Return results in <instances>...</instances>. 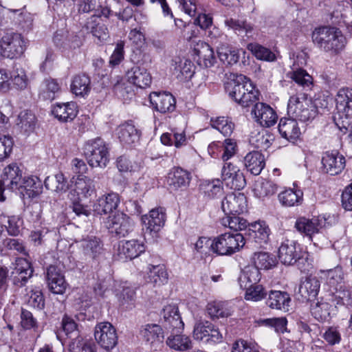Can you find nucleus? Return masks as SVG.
Returning <instances> with one entry per match:
<instances>
[{"label":"nucleus","mask_w":352,"mask_h":352,"mask_svg":"<svg viewBox=\"0 0 352 352\" xmlns=\"http://www.w3.org/2000/svg\"><path fill=\"white\" fill-rule=\"evenodd\" d=\"M267 305L272 309H276L287 311L289 310L291 298L285 292L271 290L268 294Z\"/></svg>","instance_id":"obj_35"},{"label":"nucleus","mask_w":352,"mask_h":352,"mask_svg":"<svg viewBox=\"0 0 352 352\" xmlns=\"http://www.w3.org/2000/svg\"><path fill=\"white\" fill-rule=\"evenodd\" d=\"M52 111V114L62 122L71 121L77 115L76 105L74 102L56 104Z\"/></svg>","instance_id":"obj_41"},{"label":"nucleus","mask_w":352,"mask_h":352,"mask_svg":"<svg viewBox=\"0 0 352 352\" xmlns=\"http://www.w3.org/2000/svg\"><path fill=\"white\" fill-rule=\"evenodd\" d=\"M170 335L168 336L166 343L170 349L176 351H184L192 347V342L190 338L179 332L170 330Z\"/></svg>","instance_id":"obj_39"},{"label":"nucleus","mask_w":352,"mask_h":352,"mask_svg":"<svg viewBox=\"0 0 352 352\" xmlns=\"http://www.w3.org/2000/svg\"><path fill=\"white\" fill-rule=\"evenodd\" d=\"M278 188L277 184L272 181L265 179L256 184L254 190L259 198H263L274 195Z\"/></svg>","instance_id":"obj_62"},{"label":"nucleus","mask_w":352,"mask_h":352,"mask_svg":"<svg viewBox=\"0 0 352 352\" xmlns=\"http://www.w3.org/2000/svg\"><path fill=\"white\" fill-rule=\"evenodd\" d=\"M336 101L338 112L352 115V88L340 89L336 95Z\"/></svg>","instance_id":"obj_43"},{"label":"nucleus","mask_w":352,"mask_h":352,"mask_svg":"<svg viewBox=\"0 0 352 352\" xmlns=\"http://www.w3.org/2000/svg\"><path fill=\"white\" fill-rule=\"evenodd\" d=\"M320 272L326 278V283L330 289L344 285L343 283L344 274L341 267H336L331 270H321Z\"/></svg>","instance_id":"obj_55"},{"label":"nucleus","mask_w":352,"mask_h":352,"mask_svg":"<svg viewBox=\"0 0 352 352\" xmlns=\"http://www.w3.org/2000/svg\"><path fill=\"white\" fill-rule=\"evenodd\" d=\"M270 230L265 221H258L249 225V235L260 246L267 243Z\"/></svg>","instance_id":"obj_33"},{"label":"nucleus","mask_w":352,"mask_h":352,"mask_svg":"<svg viewBox=\"0 0 352 352\" xmlns=\"http://www.w3.org/2000/svg\"><path fill=\"white\" fill-rule=\"evenodd\" d=\"M260 280V271L256 267L252 266L245 267L238 278L240 287L243 289H247L253 285L258 283Z\"/></svg>","instance_id":"obj_42"},{"label":"nucleus","mask_w":352,"mask_h":352,"mask_svg":"<svg viewBox=\"0 0 352 352\" xmlns=\"http://www.w3.org/2000/svg\"><path fill=\"white\" fill-rule=\"evenodd\" d=\"M47 282L50 290L56 294H63L67 287L65 276L54 265H50L47 270Z\"/></svg>","instance_id":"obj_21"},{"label":"nucleus","mask_w":352,"mask_h":352,"mask_svg":"<svg viewBox=\"0 0 352 352\" xmlns=\"http://www.w3.org/2000/svg\"><path fill=\"white\" fill-rule=\"evenodd\" d=\"M278 258L284 265H293L297 261L307 260L308 253L303 252L297 241L285 239L278 248Z\"/></svg>","instance_id":"obj_7"},{"label":"nucleus","mask_w":352,"mask_h":352,"mask_svg":"<svg viewBox=\"0 0 352 352\" xmlns=\"http://www.w3.org/2000/svg\"><path fill=\"white\" fill-rule=\"evenodd\" d=\"M13 86L18 90H24L28 88L30 80L25 71L23 68H15L10 75Z\"/></svg>","instance_id":"obj_60"},{"label":"nucleus","mask_w":352,"mask_h":352,"mask_svg":"<svg viewBox=\"0 0 352 352\" xmlns=\"http://www.w3.org/2000/svg\"><path fill=\"white\" fill-rule=\"evenodd\" d=\"M72 92L77 96L85 97L91 90V80L85 74L75 75L70 85Z\"/></svg>","instance_id":"obj_37"},{"label":"nucleus","mask_w":352,"mask_h":352,"mask_svg":"<svg viewBox=\"0 0 352 352\" xmlns=\"http://www.w3.org/2000/svg\"><path fill=\"white\" fill-rule=\"evenodd\" d=\"M148 269L149 282L155 286H161L167 283L168 274L164 265H149Z\"/></svg>","instance_id":"obj_51"},{"label":"nucleus","mask_w":352,"mask_h":352,"mask_svg":"<svg viewBox=\"0 0 352 352\" xmlns=\"http://www.w3.org/2000/svg\"><path fill=\"white\" fill-rule=\"evenodd\" d=\"M221 208L225 215L240 214L246 211V197L241 192H232L221 201Z\"/></svg>","instance_id":"obj_11"},{"label":"nucleus","mask_w":352,"mask_h":352,"mask_svg":"<svg viewBox=\"0 0 352 352\" xmlns=\"http://www.w3.org/2000/svg\"><path fill=\"white\" fill-rule=\"evenodd\" d=\"M60 89L57 80L48 78L43 80L39 87V96L43 100H52Z\"/></svg>","instance_id":"obj_49"},{"label":"nucleus","mask_w":352,"mask_h":352,"mask_svg":"<svg viewBox=\"0 0 352 352\" xmlns=\"http://www.w3.org/2000/svg\"><path fill=\"white\" fill-rule=\"evenodd\" d=\"M145 250L144 244L136 239L120 241L118 248V256L120 260H132L139 256Z\"/></svg>","instance_id":"obj_20"},{"label":"nucleus","mask_w":352,"mask_h":352,"mask_svg":"<svg viewBox=\"0 0 352 352\" xmlns=\"http://www.w3.org/2000/svg\"><path fill=\"white\" fill-rule=\"evenodd\" d=\"M120 204V197L110 192L100 197L94 205V211L98 214H106L116 210Z\"/></svg>","instance_id":"obj_26"},{"label":"nucleus","mask_w":352,"mask_h":352,"mask_svg":"<svg viewBox=\"0 0 352 352\" xmlns=\"http://www.w3.org/2000/svg\"><path fill=\"white\" fill-rule=\"evenodd\" d=\"M280 204L285 207H292L301 204L303 200V192L298 189L287 188L278 195Z\"/></svg>","instance_id":"obj_45"},{"label":"nucleus","mask_w":352,"mask_h":352,"mask_svg":"<svg viewBox=\"0 0 352 352\" xmlns=\"http://www.w3.org/2000/svg\"><path fill=\"white\" fill-rule=\"evenodd\" d=\"M221 159L225 162L234 156L238 151V146L235 140L227 138L221 142Z\"/></svg>","instance_id":"obj_63"},{"label":"nucleus","mask_w":352,"mask_h":352,"mask_svg":"<svg viewBox=\"0 0 352 352\" xmlns=\"http://www.w3.org/2000/svg\"><path fill=\"white\" fill-rule=\"evenodd\" d=\"M165 209L162 207L152 209L148 214L142 216V221L150 233L157 232L164 226L166 221Z\"/></svg>","instance_id":"obj_19"},{"label":"nucleus","mask_w":352,"mask_h":352,"mask_svg":"<svg viewBox=\"0 0 352 352\" xmlns=\"http://www.w3.org/2000/svg\"><path fill=\"white\" fill-rule=\"evenodd\" d=\"M252 260L254 265L252 266L256 267L258 270L262 269L268 270L276 265V259L265 252H255Z\"/></svg>","instance_id":"obj_56"},{"label":"nucleus","mask_w":352,"mask_h":352,"mask_svg":"<svg viewBox=\"0 0 352 352\" xmlns=\"http://www.w3.org/2000/svg\"><path fill=\"white\" fill-rule=\"evenodd\" d=\"M195 59L201 67H210L215 63L214 52L205 42H199L194 48Z\"/></svg>","instance_id":"obj_28"},{"label":"nucleus","mask_w":352,"mask_h":352,"mask_svg":"<svg viewBox=\"0 0 352 352\" xmlns=\"http://www.w3.org/2000/svg\"><path fill=\"white\" fill-rule=\"evenodd\" d=\"M116 134L120 141L124 144L131 145L139 141L140 131L132 122H126L120 124L116 129Z\"/></svg>","instance_id":"obj_31"},{"label":"nucleus","mask_w":352,"mask_h":352,"mask_svg":"<svg viewBox=\"0 0 352 352\" xmlns=\"http://www.w3.org/2000/svg\"><path fill=\"white\" fill-rule=\"evenodd\" d=\"M327 219L324 215H319L312 219L305 217L298 218L295 223L296 230L304 233L309 239L313 241V236L315 234L319 233L320 230L325 227Z\"/></svg>","instance_id":"obj_14"},{"label":"nucleus","mask_w":352,"mask_h":352,"mask_svg":"<svg viewBox=\"0 0 352 352\" xmlns=\"http://www.w3.org/2000/svg\"><path fill=\"white\" fill-rule=\"evenodd\" d=\"M141 338L154 350L162 346L164 333L162 328L157 324H145L140 329Z\"/></svg>","instance_id":"obj_17"},{"label":"nucleus","mask_w":352,"mask_h":352,"mask_svg":"<svg viewBox=\"0 0 352 352\" xmlns=\"http://www.w3.org/2000/svg\"><path fill=\"white\" fill-rule=\"evenodd\" d=\"M214 253L231 255L245 245L243 236L239 232H226L214 238Z\"/></svg>","instance_id":"obj_6"},{"label":"nucleus","mask_w":352,"mask_h":352,"mask_svg":"<svg viewBox=\"0 0 352 352\" xmlns=\"http://www.w3.org/2000/svg\"><path fill=\"white\" fill-rule=\"evenodd\" d=\"M163 327L168 330L179 332L182 331L184 324L182 320L178 307L175 304H168L164 307L161 311Z\"/></svg>","instance_id":"obj_12"},{"label":"nucleus","mask_w":352,"mask_h":352,"mask_svg":"<svg viewBox=\"0 0 352 352\" xmlns=\"http://www.w3.org/2000/svg\"><path fill=\"white\" fill-rule=\"evenodd\" d=\"M278 131L281 136L289 142H294L301 135L298 124L294 118H281L278 124Z\"/></svg>","instance_id":"obj_29"},{"label":"nucleus","mask_w":352,"mask_h":352,"mask_svg":"<svg viewBox=\"0 0 352 352\" xmlns=\"http://www.w3.org/2000/svg\"><path fill=\"white\" fill-rule=\"evenodd\" d=\"M77 194L76 197L87 198L95 192V184L94 179L87 177H78L75 182V188L72 190Z\"/></svg>","instance_id":"obj_48"},{"label":"nucleus","mask_w":352,"mask_h":352,"mask_svg":"<svg viewBox=\"0 0 352 352\" xmlns=\"http://www.w3.org/2000/svg\"><path fill=\"white\" fill-rule=\"evenodd\" d=\"M150 102L157 111L162 113H171L175 109L176 100L167 92H153L149 96Z\"/></svg>","instance_id":"obj_18"},{"label":"nucleus","mask_w":352,"mask_h":352,"mask_svg":"<svg viewBox=\"0 0 352 352\" xmlns=\"http://www.w3.org/2000/svg\"><path fill=\"white\" fill-rule=\"evenodd\" d=\"M84 155L88 164L92 167L104 168L109 158V149L106 143L100 138L87 141L83 147Z\"/></svg>","instance_id":"obj_4"},{"label":"nucleus","mask_w":352,"mask_h":352,"mask_svg":"<svg viewBox=\"0 0 352 352\" xmlns=\"http://www.w3.org/2000/svg\"><path fill=\"white\" fill-rule=\"evenodd\" d=\"M345 157L338 151L326 152L321 159L322 170L330 175H337L345 167Z\"/></svg>","instance_id":"obj_13"},{"label":"nucleus","mask_w":352,"mask_h":352,"mask_svg":"<svg viewBox=\"0 0 352 352\" xmlns=\"http://www.w3.org/2000/svg\"><path fill=\"white\" fill-rule=\"evenodd\" d=\"M330 305L326 302H317L311 306V313L312 316L318 321L323 322L327 320L329 316Z\"/></svg>","instance_id":"obj_64"},{"label":"nucleus","mask_w":352,"mask_h":352,"mask_svg":"<svg viewBox=\"0 0 352 352\" xmlns=\"http://www.w3.org/2000/svg\"><path fill=\"white\" fill-rule=\"evenodd\" d=\"M116 293V296L120 306L126 309H131L134 305L135 292L134 289L126 283L123 284Z\"/></svg>","instance_id":"obj_52"},{"label":"nucleus","mask_w":352,"mask_h":352,"mask_svg":"<svg viewBox=\"0 0 352 352\" xmlns=\"http://www.w3.org/2000/svg\"><path fill=\"white\" fill-rule=\"evenodd\" d=\"M274 140L273 134L265 129L254 130L251 133L250 143L261 150H267Z\"/></svg>","instance_id":"obj_38"},{"label":"nucleus","mask_w":352,"mask_h":352,"mask_svg":"<svg viewBox=\"0 0 352 352\" xmlns=\"http://www.w3.org/2000/svg\"><path fill=\"white\" fill-rule=\"evenodd\" d=\"M22 170L16 163H12L4 168L1 175V180L6 188L12 191L19 188L23 179Z\"/></svg>","instance_id":"obj_22"},{"label":"nucleus","mask_w":352,"mask_h":352,"mask_svg":"<svg viewBox=\"0 0 352 352\" xmlns=\"http://www.w3.org/2000/svg\"><path fill=\"white\" fill-rule=\"evenodd\" d=\"M210 124L212 128L219 131L224 136H230L234 129V123L226 117H218L210 120Z\"/></svg>","instance_id":"obj_57"},{"label":"nucleus","mask_w":352,"mask_h":352,"mask_svg":"<svg viewBox=\"0 0 352 352\" xmlns=\"http://www.w3.org/2000/svg\"><path fill=\"white\" fill-rule=\"evenodd\" d=\"M294 89L290 87V95L287 104V113L295 120L308 122L314 120L318 114V109L307 94L298 91L294 94Z\"/></svg>","instance_id":"obj_3"},{"label":"nucleus","mask_w":352,"mask_h":352,"mask_svg":"<svg viewBox=\"0 0 352 352\" xmlns=\"http://www.w3.org/2000/svg\"><path fill=\"white\" fill-rule=\"evenodd\" d=\"M173 74L180 80L190 78L194 74V65L188 59L179 58L175 60Z\"/></svg>","instance_id":"obj_50"},{"label":"nucleus","mask_w":352,"mask_h":352,"mask_svg":"<svg viewBox=\"0 0 352 352\" xmlns=\"http://www.w3.org/2000/svg\"><path fill=\"white\" fill-rule=\"evenodd\" d=\"M193 337L195 340L208 342H219L221 341L222 335L219 329L209 322L197 323L194 327Z\"/></svg>","instance_id":"obj_15"},{"label":"nucleus","mask_w":352,"mask_h":352,"mask_svg":"<svg viewBox=\"0 0 352 352\" xmlns=\"http://www.w3.org/2000/svg\"><path fill=\"white\" fill-rule=\"evenodd\" d=\"M287 76L292 79L296 85L291 86L295 90L294 94L298 91L303 93L302 91H309L311 89L313 85V78L309 75L306 70L303 69H293L287 74Z\"/></svg>","instance_id":"obj_24"},{"label":"nucleus","mask_w":352,"mask_h":352,"mask_svg":"<svg viewBox=\"0 0 352 352\" xmlns=\"http://www.w3.org/2000/svg\"><path fill=\"white\" fill-rule=\"evenodd\" d=\"M105 226L109 232L124 237L133 230L134 223L126 214L118 212L107 217Z\"/></svg>","instance_id":"obj_8"},{"label":"nucleus","mask_w":352,"mask_h":352,"mask_svg":"<svg viewBox=\"0 0 352 352\" xmlns=\"http://www.w3.org/2000/svg\"><path fill=\"white\" fill-rule=\"evenodd\" d=\"M100 21V15L92 14L87 19L83 27L89 31L99 42H104L109 38V34L107 26Z\"/></svg>","instance_id":"obj_27"},{"label":"nucleus","mask_w":352,"mask_h":352,"mask_svg":"<svg viewBox=\"0 0 352 352\" xmlns=\"http://www.w3.org/2000/svg\"><path fill=\"white\" fill-rule=\"evenodd\" d=\"M244 164L249 172L258 175L265 166L264 156L258 151L250 152L244 157Z\"/></svg>","instance_id":"obj_44"},{"label":"nucleus","mask_w":352,"mask_h":352,"mask_svg":"<svg viewBox=\"0 0 352 352\" xmlns=\"http://www.w3.org/2000/svg\"><path fill=\"white\" fill-rule=\"evenodd\" d=\"M320 283L315 276H309L302 281L298 289L300 296L306 300L315 298L320 289Z\"/></svg>","instance_id":"obj_36"},{"label":"nucleus","mask_w":352,"mask_h":352,"mask_svg":"<svg viewBox=\"0 0 352 352\" xmlns=\"http://www.w3.org/2000/svg\"><path fill=\"white\" fill-rule=\"evenodd\" d=\"M44 185L47 189L57 192H65L69 188L67 179L62 173L52 177H47L44 181Z\"/></svg>","instance_id":"obj_54"},{"label":"nucleus","mask_w":352,"mask_h":352,"mask_svg":"<svg viewBox=\"0 0 352 352\" xmlns=\"http://www.w3.org/2000/svg\"><path fill=\"white\" fill-rule=\"evenodd\" d=\"M33 272L31 263L26 258H17L12 272L14 274L13 278L14 284L18 287H23L32 277Z\"/></svg>","instance_id":"obj_23"},{"label":"nucleus","mask_w":352,"mask_h":352,"mask_svg":"<svg viewBox=\"0 0 352 352\" xmlns=\"http://www.w3.org/2000/svg\"><path fill=\"white\" fill-rule=\"evenodd\" d=\"M26 46L27 41L25 38L16 32L6 33L0 40L1 55L11 59L20 57Z\"/></svg>","instance_id":"obj_5"},{"label":"nucleus","mask_w":352,"mask_h":352,"mask_svg":"<svg viewBox=\"0 0 352 352\" xmlns=\"http://www.w3.org/2000/svg\"><path fill=\"white\" fill-rule=\"evenodd\" d=\"M189 183L190 173L181 168H174L168 175L167 184L171 190L186 188Z\"/></svg>","instance_id":"obj_32"},{"label":"nucleus","mask_w":352,"mask_h":352,"mask_svg":"<svg viewBox=\"0 0 352 352\" xmlns=\"http://www.w3.org/2000/svg\"><path fill=\"white\" fill-rule=\"evenodd\" d=\"M269 292L263 285L256 283L245 289L244 298L246 300L258 302L265 298Z\"/></svg>","instance_id":"obj_59"},{"label":"nucleus","mask_w":352,"mask_h":352,"mask_svg":"<svg viewBox=\"0 0 352 352\" xmlns=\"http://www.w3.org/2000/svg\"><path fill=\"white\" fill-rule=\"evenodd\" d=\"M227 28L232 30L238 35L252 37L254 34L253 25L244 20L227 18L224 21Z\"/></svg>","instance_id":"obj_47"},{"label":"nucleus","mask_w":352,"mask_h":352,"mask_svg":"<svg viewBox=\"0 0 352 352\" xmlns=\"http://www.w3.org/2000/svg\"><path fill=\"white\" fill-rule=\"evenodd\" d=\"M311 39L316 48L331 56L339 54L346 44V38L342 31L331 25L316 28L311 33Z\"/></svg>","instance_id":"obj_2"},{"label":"nucleus","mask_w":352,"mask_h":352,"mask_svg":"<svg viewBox=\"0 0 352 352\" xmlns=\"http://www.w3.org/2000/svg\"><path fill=\"white\" fill-rule=\"evenodd\" d=\"M224 87L229 97L243 107H249L259 99V91L244 75L230 74Z\"/></svg>","instance_id":"obj_1"},{"label":"nucleus","mask_w":352,"mask_h":352,"mask_svg":"<svg viewBox=\"0 0 352 352\" xmlns=\"http://www.w3.org/2000/svg\"><path fill=\"white\" fill-rule=\"evenodd\" d=\"M239 215V214L226 215V217L221 219V224L225 227H229L235 232L245 230L248 227V221Z\"/></svg>","instance_id":"obj_58"},{"label":"nucleus","mask_w":352,"mask_h":352,"mask_svg":"<svg viewBox=\"0 0 352 352\" xmlns=\"http://www.w3.org/2000/svg\"><path fill=\"white\" fill-rule=\"evenodd\" d=\"M221 179L231 189L240 190L245 186V179L240 168L232 162H225L221 169Z\"/></svg>","instance_id":"obj_10"},{"label":"nucleus","mask_w":352,"mask_h":352,"mask_svg":"<svg viewBox=\"0 0 352 352\" xmlns=\"http://www.w3.org/2000/svg\"><path fill=\"white\" fill-rule=\"evenodd\" d=\"M41 182L36 177H23L19 188L16 189L23 199L34 198L41 192Z\"/></svg>","instance_id":"obj_30"},{"label":"nucleus","mask_w":352,"mask_h":352,"mask_svg":"<svg viewBox=\"0 0 352 352\" xmlns=\"http://www.w3.org/2000/svg\"><path fill=\"white\" fill-rule=\"evenodd\" d=\"M80 247L85 256L92 259L98 258L104 250L101 241L95 236H88L82 239Z\"/></svg>","instance_id":"obj_34"},{"label":"nucleus","mask_w":352,"mask_h":352,"mask_svg":"<svg viewBox=\"0 0 352 352\" xmlns=\"http://www.w3.org/2000/svg\"><path fill=\"white\" fill-rule=\"evenodd\" d=\"M94 336L98 344L107 351L113 349L118 343L116 329L107 322H100L96 326Z\"/></svg>","instance_id":"obj_9"},{"label":"nucleus","mask_w":352,"mask_h":352,"mask_svg":"<svg viewBox=\"0 0 352 352\" xmlns=\"http://www.w3.org/2000/svg\"><path fill=\"white\" fill-rule=\"evenodd\" d=\"M241 53L245 54L242 49H235L226 44H221L217 48L218 56L221 62L226 65L236 64L240 58Z\"/></svg>","instance_id":"obj_40"},{"label":"nucleus","mask_w":352,"mask_h":352,"mask_svg":"<svg viewBox=\"0 0 352 352\" xmlns=\"http://www.w3.org/2000/svg\"><path fill=\"white\" fill-rule=\"evenodd\" d=\"M248 49L252 52L257 59L265 61H274L276 56L270 49L256 43H250Z\"/></svg>","instance_id":"obj_61"},{"label":"nucleus","mask_w":352,"mask_h":352,"mask_svg":"<svg viewBox=\"0 0 352 352\" xmlns=\"http://www.w3.org/2000/svg\"><path fill=\"white\" fill-rule=\"evenodd\" d=\"M61 326L67 338L70 340L69 342L82 340V338L80 336L78 324L72 317L65 315L62 319Z\"/></svg>","instance_id":"obj_53"},{"label":"nucleus","mask_w":352,"mask_h":352,"mask_svg":"<svg viewBox=\"0 0 352 352\" xmlns=\"http://www.w3.org/2000/svg\"><path fill=\"white\" fill-rule=\"evenodd\" d=\"M252 114L255 121L264 127L273 126L278 119L275 111L270 105L263 102H256L252 109Z\"/></svg>","instance_id":"obj_16"},{"label":"nucleus","mask_w":352,"mask_h":352,"mask_svg":"<svg viewBox=\"0 0 352 352\" xmlns=\"http://www.w3.org/2000/svg\"><path fill=\"white\" fill-rule=\"evenodd\" d=\"M329 300L337 305L349 306L352 305L351 292L345 285H340L329 289Z\"/></svg>","instance_id":"obj_46"},{"label":"nucleus","mask_w":352,"mask_h":352,"mask_svg":"<svg viewBox=\"0 0 352 352\" xmlns=\"http://www.w3.org/2000/svg\"><path fill=\"white\" fill-rule=\"evenodd\" d=\"M128 81L141 89L150 86L152 78L146 69L140 66H133L126 74Z\"/></svg>","instance_id":"obj_25"}]
</instances>
